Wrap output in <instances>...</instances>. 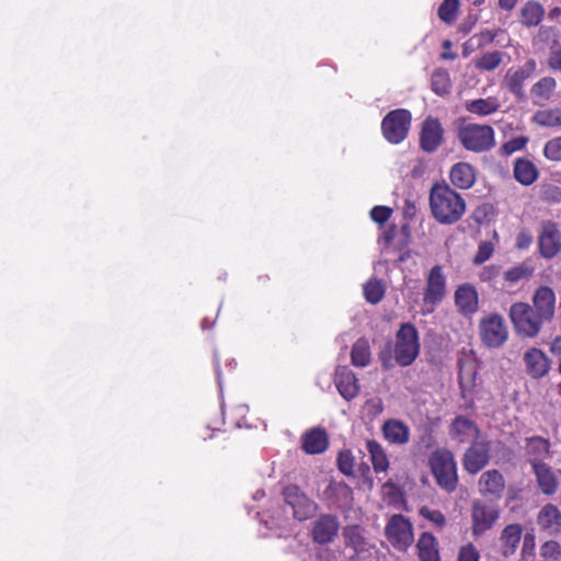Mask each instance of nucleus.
Listing matches in <instances>:
<instances>
[{"label":"nucleus","instance_id":"obj_3","mask_svg":"<svg viewBox=\"0 0 561 561\" xmlns=\"http://www.w3.org/2000/svg\"><path fill=\"white\" fill-rule=\"evenodd\" d=\"M428 465L437 484L447 492H453L457 488V465L453 453L446 448L434 450Z\"/></svg>","mask_w":561,"mask_h":561},{"label":"nucleus","instance_id":"obj_33","mask_svg":"<svg viewBox=\"0 0 561 561\" xmlns=\"http://www.w3.org/2000/svg\"><path fill=\"white\" fill-rule=\"evenodd\" d=\"M366 449L369 454L376 473L387 472L389 468V460L382 446L376 440H367Z\"/></svg>","mask_w":561,"mask_h":561},{"label":"nucleus","instance_id":"obj_14","mask_svg":"<svg viewBox=\"0 0 561 561\" xmlns=\"http://www.w3.org/2000/svg\"><path fill=\"white\" fill-rule=\"evenodd\" d=\"M556 302L554 290L547 285H541L534 291L530 306L545 322H551L556 314Z\"/></svg>","mask_w":561,"mask_h":561},{"label":"nucleus","instance_id":"obj_49","mask_svg":"<svg viewBox=\"0 0 561 561\" xmlns=\"http://www.w3.org/2000/svg\"><path fill=\"white\" fill-rule=\"evenodd\" d=\"M339 470L345 476H353L354 473V457L350 450H342L337 456Z\"/></svg>","mask_w":561,"mask_h":561},{"label":"nucleus","instance_id":"obj_27","mask_svg":"<svg viewBox=\"0 0 561 561\" xmlns=\"http://www.w3.org/2000/svg\"><path fill=\"white\" fill-rule=\"evenodd\" d=\"M531 463L540 490L548 495L556 493L558 489V480L551 468L546 463L537 461V459Z\"/></svg>","mask_w":561,"mask_h":561},{"label":"nucleus","instance_id":"obj_7","mask_svg":"<svg viewBox=\"0 0 561 561\" xmlns=\"http://www.w3.org/2000/svg\"><path fill=\"white\" fill-rule=\"evenodd\" d=\"M412 116L408 110L398 108L390 111L381 122L383 137L390 142L398 145L402 142L409 133Z\"/></svg>","mask_w":561,"mask_h":561},{"label":"nucleus","instance_id":"obj_4","mask_svg":"<svg viewBox=\"0 0 561 561\" xmlns=\"http://www.w3.org/2000/svg\"><path fill=\"white\" fill-rule=\"evenodd\" d=\"M508 317L516 333L524 337L537 336L546 323L529 304L523 301L511 305Z\"/></svg>","mask_w":561,"mask_h":561},{"label":"nucleus","instance_id":"obj_2","mask_svg":"<svg viewBox=\"0 0 561 561\" xmlns=\"http://www.w3.org/2000/svg\"><path fill=\"white\" fill-rule=\"evenodd\" d=\"M430 206L433 217L443 225L457 222L466 211V203L461 195L447 184L433 185Z\"/></svg>","mask_w":561,"mask_h":561},{"label":"nucleus","instance_id":"obj_10","mask_svg":"<svg viewBox=\"0 0 561 561\" xmlns=\"http://www.w3.org/2000/svg\"><path fill=\"white\" fill-rule=\"evenodd\" d=\"M492 443L485 437L473 440L462 456L463 469L470 474H477L491 459Z\"/></svg>","mask_w":561,"mask_h":561},{"label":"nucleus","instance_id":"obj_34","mask_svg":"<svg viewBox=\"0 0 561 561\" xmlns=\"http://www.w3.org/2000/svg\"><path fill=\"white\" fill-rule=\"evenodd\" d=\"M545 16L543 7L537 1H528L520 10V22L528 26H537Z\"/></svg>","mask_w":561,"mask_h":561},{"label":"nucleus","instance_id":"obj_64","mask_svg":"<svg viewBox=\"0 0 561 561\" xmlns=\"http://www.w3.org/2000/svg\"><path fill=\"white\" fill-rule=\"evenodd\" d=\"M442 57L445 58V59L453 58V56L450 54H443Z\"/></svg>","mask_w":561,"mask_h":561},{"label":"nucleus","instance_id":"obj_36","mask_svg":"<svg viewBox=\"0 0 561 561\" xmlns=\"http://www.w3.org/2000/svg\"><path fill=\"white\" fill-rule=\"evenodd\" d=\"M535 273V267L530 262L524 261L504 272V280L508 284H517L520 280L529 279Z\"/></svg>","mask_w":561,"mask_h":561},{"label":"nucleus","instance_id":"obj_58","mask_svg":"<svg viewBox=\"0 0 561 561\" xmlns=\"http://www.w3.org/2000/svg\"><path fill=\"white\" fill-rule=\"evenodd\" d=\"M517 2L518 0H499V7L505 11H512Z\"/></svg>","mask_w":561,"mask_h":561},{"label":"nucleus","instance_id":"obj_43","mask_svg":"<svg viewBox=\"0 0 561 561\" xmlns=\"http://www.w3.org/2000/svg\"><path fill=\"white\" fill-rule=\"evenodd\" d=\"M364 296L373 305L378 304L385 296V286L381 280L373 278L364 285Z\"/></svg>","mask_w":561,"mask_h":561},{"label":"nucleus","instance_id":"obj_45","mask_svg":"<svg viewBox=\"0 0 561 561\" xmlns=\"http://www.w3.org/2000/svg\"><path fill=\"white\" fill-rule=\"evenodd\" d=\"M549 442L541 437H531L528 439L526 449L527 453L534 455L536 458H545L549 454Z\"/></svg>","mask_w":561,"mask_h":561},{"label":"nucleus","instance_id":"obj_8","mask_svg":"<svg viewBox=\"0 0 561 561\" xmlns=\"http://www.w3.org/2000/svg\"><path fill=\"white\" fill-rule=\"evenodd\" d=\"M479 334L482 343L490 348L502 346L508 337L504 318L499 313L483 317L479 322Z\"/></svg>","mask_w":561,"mask_h":561},{"label":"nucleus","instance_id":"obj_5","mask_svg":"<svg viewBox=\"0 0 561 561\" xmlns=\"http://www.w3.org/2000/svg\"><path fill=\"white\" fill-rule=\"evenodd\" d=\"M458 139L472 152L489 151L495 145L494 130L489 125L466 124L459 128Z\"/></svg>","mask_w":561,"mask_h":561},{"label":"nucleus","instance_id":"obj_31","mask_svg":"<svg viewBox=\"0 0 561 561\" xmlns=\"http://www.w3.org/2000/svg\"><path fill=\"white\" fill-rule=\"evenodd\" d=\"M514 178L522 185H531L539 175L537 167L528 159L518 158L514 163Z\"/></svg>","mask_w":561,"mask_h":561},{"label":"nucleus","instance_id":"obj_48","mask_svg":"<svg viewBox=\"0 0 561 561\" xmlns=\"http://www.w3.org/2000/svg\"><path fill=\"white\" fill-rule=\"evenodd\" d=\"M543 156L550 161H561V136L546 142Z\"/></svg>","mask_w":561,"mask_h":561},{"label":"nucleus","instance_id":"obj_12","mask_svg":"<svg viewBox=\"0 0 561 561\" xmlns=\"http://www.w3.org/2000/svg\"><path fill=\"white\" fill-rule=\"evenodd\" d=\"M537 69V62L535 59H528L519 68H510L503 79L505 88L513 93L516 99L525 100V82L531 78Z\"/></svg>","mask_w":561,"mask_h":561},{"label":"nucleus","instance_id":"obj_56","mask_svg":"<svg viewBox=\"0 0 561 561\" xmlns=\"http://www.w3.org/2000/svg\"><path fill=\"white\" fill-rule=\"evenodd\" d=\"M548 66L553 70H561V47L552 48L548 59Z\"/></svg>","mask_w":561,"mask_h":561},{"label":"nucleus","instance_id":"obj_42","mask_svg":"<svg viewBox=\"0 0 561 561\" xmlns=\"http://www.w3.org/2000/svg\"><path fill=\"white\" fill-rule=\"evenodd\" d=\"M502 53L499 50L484 53L480 58L476 59L474 66L479 70L492 71L502 62Z\"/></svg>","mask_w":561,"mask_h":561},{"label":"nucleus","instance_id":"obj_62","mask_svg":"<svg viewBox=\"0 0 561 561\" xmlns=\"http://www.w3.org/2000/svg\"><path fill=\"white\" fill-rule=\"evenodd\" d=\"M264 494H265V493H264V491H257V492L255 493V495H254V500H257V499L263 497V496H264Z\"/></svg>","mask_w":561,"mask_h":561},{"label":"nucleus","instance_id":"obj_39","mask_svg":"<svg viewBox=\"0 0 561 561\" xmlns=\"http://www.w3.org/2000/svg\"><path fill=\"white\" fill-rule=\"evenodd\" d=\"M459 0H444L438 8V18L448 25L456 22L459 13Z\"/></svg>","mask_w":561,"mask_h":561},{"label":"nucleus","instance_id":"obj_21","mask_svg":"<svg viewBox=\"0 0 561 561\" xmlns=\"http://www.w3.org/2000/svg\"><path fill=\"white\" fill-rule=\"evenodd\" d=\"M537 524L540 530L550 536L561 533V512L553 504H546L537 515Z\"/></svg>","mask_w":561,"mask_h":561},{"label":"nucleus","instance_id":"obj_59","mask_svg":"<svg viewBox=\"0 0 561 561\" xmlns=\"http://www.w3.org/2000/svg\"><path fill=\"white\" fill-rule=\"evenodd\" d=\"M550 351H551L553 354H558V355H560V354H561V335L556 336V337L552 340L551 345H550Z\"/></svg>","mask_w":561,"mask_h":561},{"label":"nucleus","instance_id":"obj_13","mask_svg":"<svg viewBox=\"0 0 561 561\" xmlns=\"http://www.w3.org/2000/svg\"><path fill=\"white\" fill-rule=\"evenodd\" d=\"M340 522L332 514H321L311 524L310 537L318 545H328L334 541L339 534Z\"/></svg>","mask_w":561,"mask_h":561},{"label":"nucleus","instance_id":"obj_11","mask_svg":"<svg viewBox=\"0 0 561 561\" xmlns=\"http://www.w3.org/2000/svg\"><path fill=\"white\" fill-rule=\"evenodd\" d=\"M386 536L397 550L405 551L414 539L412 524L405 516L396 514L386 526Z\"/></svg>","mask_w":561,"mask_h":561},{"label":"nucleus","instance_id":"obj_44","mask_svg":"<svg viewBox=\"0 0 561 561\" xmlns=\"http://www.w3.org/2000/svg\"><path fill=\"white\" fill-rule=\"evenodd\" d=\"M539 556L543 561H561V545L556 540H547L539 547Z\"/></svg>","mask_w":561,"mask_h":561},{"label":"nucleus","instance_id":"obj_18","mask_svg":"<svg viewBox=\"0 0 561 561\" xmlns=\"http://www.w3.org/2000/svg\"><path fill=\"white\" fill-rule=\"evenodd\" d=\"M334 383L341 397L346 401L353 400L359 392L358 380L347 366L336 367Z\"/></svg>","mask_w":561,"mask_h":561},{"label":"nucleus","instance_id":"obj_35","mask_svg":"<svg viewBox=\"0 0 561 561\" xmlns=\"http://www.w3.org/2000/svg\"><path fill=\"white\" fill-rule=\"evenodd\" d=\"M352 364L356 367H366L371 360L370 345L367 339H358L352 346Z\"/></svg>","mask_w":561,"mask_h":561},{"label":"nucleus","instance_id":"obj_17","mask_svg":"<svg viewBox=\"0 0 561 561\" xmlns=\"http://www.w3.org/2000/svg\"><path fill=\"white\" fill-rule=\"evenodd\" d=\"M472 534L474 536H480L485 533L488 529L492 528V526L497 520L500 513L499 510L490 504L476 501L472 504Z\"/></svg>","mask_w":561,"mask_h":561},{"label":"nucleus","instance_id":"obj_41","mask_svg":"<svg viewBox=\"0 0 561 561\" xmlns=\"http://www.w3.org/2000/svg\"><path fill=\"white\" fill-rule=\"evenodd\" d=\"M534 121L536 124L545 127L561 126V110L538 111L534 116Z\"/></svg>","mask_w":561,"mask_h":561},{"label":"nucleus","instance_id":"obj_26","mask_svg":"<svg viewBox=\"0 0 561 561\" xmlns=\"http://www.w3.org/2000/svg\"><path fill=\"white\" fill-rule=\"evenodd\" d=\"M385 438L393 445H404L410 439L409 426L400 420H387L382 425Z\"/></svg>","mask_w":561,"mask_h":561},{"label":"nucleus","instance_id":"obj_40","mask_svg":"<svg viewBox=\"0 0 561 561\" xmlns=\"http://www.w3.org/2000/svg\"><path fill=\"white\" fill-rule=\"evenodd\" d=\"M499 107V104L495 99L488 98V99H478L474 101H471L467 104V110L470 113L478 114V115H489L494 113Z\"/></svg>","mask_w":561,"mask_h":561},{"label":"nucleus","instance_id":"obj_6","mask_svg":"<svg viewBox=\"0 0 561 561\" xmlns=\"http://www.w3.org/2000/svg\"><path fill=\"white\" fill-rule=\"evenodd\" d=\"M447 294V278L440 265L433 266L427 276L423 291L422 313L430 314L444 300Z\"/></svg>","mask_w":561,"mask_h":561},{"label":"nucleus","instance_id":"obj_16","mask_svg":"<svg viewBox=\"0 0 561 561\" xmlns=\"http://www.w3.org/2000/svg\"><path fill=\"white\" fill-rule=\"evenodd\" d=\"M444 140V128L437 118L426 117L420 130V147L423 151L432 153L438 149Z\"/></svg>","mask_w":561,"mask_h":561},{"label":"nucleus","instance_id":"obj_53","mask_svg":"<svg viewBox=\"0 0 561 561\" xmlns=\"http://www.w3.org/2000/svg\"><path fill=\"white\" fill-rule=\"evenodd\" d=\"M536 538L533 533H526L523 537L522 557L524 559L533 557L535 553Z\"/></svg>","mask_w":561,"mask_h":561},{"label":"nucleus","instance_id":"obj_22","mask_svg":"<svg viewBox=\"0 0 561 561\" xmlns=\"http://www.w3.org/2000/svg\"><path fill=\"white\" fill-rule=\"evenodd\" d=\"M524 362L526 371L533 378H541L548 374L550 369V360L547 355L539 348L533 347L525 352Z\"/></svg>","mask_w":561,"mask_h":561},{"label":"nucleus","instance_id":"obj_61","mask_svg":"<svg viewBox=\"0 0 561 561\" xmlns=\"http://www.w3.org/2000/svg\"><path fill=\"white\" fill-rule=\"evenodd\" d=\"M216 375H217L218 385L221 388V381H220V379H221V371H220V369L218 367V362L217 360H216Z\"/></svg>","mask_w":561,"mask_h":561},{"label":"nucleus","instance_id":"obj_52","mask_svg":"<svg viewBox=\"0 0 561 561\" xmlns=\"http://www.w3.org/2000/svg\"><path fill=\"white\" fill-rule=\"evenodd\" d=\"M480 553L472 543H468L460 548L458 561H479Z\"/></svg>","mask_w":561,"mask_h":561},{"label":"nucleus","instance_id":"obj_25","mask_svg":"<svg viewBox=\"0 0 561 561\" xmlns=\"http://www.w3.org/2000/svg\"><path fill=\"white\" fill-rule=\"evenodd\" d=\"M523 537V526L518 523L506 525L501 531L499 542L502 554L505 558L513 556Z\"/></svg>","mask_w":561,"mask_h":561},{"label":"nucleus","instance_id":"obj_55","mask_svg":"<svg viewBox=\"0 0 561 561\" xmlns=\"http://www.w3.org/2000/svg\"><path fill=\"white\" fill-rule=\"evenodd\" d=\"M533 242V237L527 230H522L516 237V247L520 250L528 249Z\"/></svg>","mask_w":561,"mask_h":561},{"label":"nucleus","instance_id":"obj_54","mask_svg":"<svg viewBox=\"0 0 561 561\" xmlns=\"http://www.w3.org/2000/svg\"><path fill=\"white\" fill-rule=\"evenodd\" d=\"M500 266L499 265H486L482 268L479 277L482 282H491L499 274H500Z\"/></svg>","mask_w":561,"mask_h":561},{"label":"nucleus","instance_id":"obj_28","mask_svg":"<svg viewBox=\"0 0 561 561\" xmlns=\"http://www.w3.org/2000/svg\"><path fill=\"white\" fill-rule=\"evenodd\" d=\"M329 445V437L324 430L313 428L302 436V449L309 455L323 453Z\"/></svg>","mask_w":561,"mask_h":561},{"label":"nucleus","instance_id":"obj_46","mask_svg":"<svg viewBox=\"0 0 561 561\" xmlns=\"http://www.w3.org/2000/svg\"><path fill=\"white\" fill-rule=\"evenodd\" d=\"M420 515L431 522L435 527L443 528L446 525V518L444 514L438 510H432L427 506H423L419 511Z\"/></svg>","mask_w":561,"mask_h":561},{"label":"nucleus","instance_id":"obj_50","mask_svg":"<svg viewBox=\"0 0 561 561\" xmlns=\"http://www.w3.org/2000/svg\"><path fill=\"white\" fill-rule=\"evenodd\" d=\"M527 141H528L527 137H524V136L515 137L508 141H506L505 144H503L502 147L500 148V152L502 156H506V157L511 156L514 152L522 150L526 146Z\"/></svg>","mask_w":561,"mask_h":561},{"label":"nucleus","instance_id":"obj_29","mask_svg":"<svg viewBox=\"0 0 561 561\" xmlns=\"http://www.w3.org/2000/svg\"><path fill=\"white\" fill-rule=\"evenodd\" d=\"M420 561H440L438 541L431 533H422L416 542Z\"/></svg>","mask_w":561,"mask_h":561},{"label":"nucleus","instance_id":"obj_51","mask_svg":"<svg viewBox=\"0 0 561 561\" xmlns=\"http://www.w3.org/2000/svg\"><path fill=\"white\" fill-rule=\"evenodd\" d=\"M392 214V209L387 206H375L370 210V218L377 224L386 222Z\"/></svg>","mask_w":561,"mask_h":561},{"label":"nucleus","instance_id":"obj_1","mask_svg":"<svg viewBox=\"0 0 561 561\" xmlns=\"http://www.w3.org/2000/svg\"><path fill=\"white\" fill-rule=\"evenodd\" d=\"M420 354V339L419 332L410 322L400 325L396 334V343L393 356L391 354L390 343L388 348L379 353V359L385 369L393 367L394 362L402 366H410Z\"/></svg>","mask_w":561,"mask_h":561},{"label":"nucleus","instance_id":"obj_23","mask_svg":"<svg viewBox=\"0 0 561 561\" xmlns=\"http://www.w3.org/2000/svg\"><path fill=\"white\" fill-rule=\"evenodd\" d=\"M450 436L460 443L473 442L482 438L477 424L462 415L455 417L453 421L450 426Z\"/></svg>","mask_w":561,"mask_h":561},{"label":"nucleus","instance_id":"obj_38","mask_svg":"<svg viewBox=\"0 0 561 561\" xmlns=\"http://www.w3.org/2000/svg\"><path fill=\"white\" fill-rule=\"evenodd\" d=\"M432 90L437 95L444 96L451 91L450 75L446 69H436L432 75L431 80Z\"/></svg>","mask_w":561,"mask_h":561},{"label":"nucleus","instance_id":"obj_20","mask_svg":"<svg viewBox=\"0 0 561 561\" xmlns=\"http://www.w3.org/2000/svg\"><path fill=\"white\" fill-rule=\"evenodd\" d=\"M478 486L482 495L501 499L505 489V480L499 470L491 469L480 476Z\"/></svg>","mask_w":561,"mask_h":561},{"label":"nucleus","instance_id":"obj_9","mask_svg":"<svg viewBox=\"0 0 561 561\" xmlns=\"http://www.w3.org/2000/svg\"><path fill=\"white\" fill-rule=\"evenodd\" d=\"M283 496L286 507L291 510L293 517L298 522L309 519L317 512L318 505L295 484L285 486Z\"/></svg>","mask_w":561,"mask_h":561},{"label":"nucleus","instance_id":"obj_30","mask_svg":"<svg viewBox=\"0 0 561 561\" xmlns=\"http://www.w3.org/2000/svg\"><path fill=\"white\" fill-rule=\"evenodd\" d=\"M449 178L456 187L468 190L473 186L476 182V172L471 164L459 162L451 168Z\"/></svg>","mask_w":561,"mask_h":561},{"label":"nucleus","instance_id":"obj_57","mask_svg":"<svg viewBox=\"0 0 561 561\" xmlns=\"http://www.w3.org/2000/svg\"><path fill=\"white\" fill-rule=\"evenodd\" d=\"M434 444V438L431 434H426L424 435L420 443L417 444V448L421 449V448H424V449H430Z\"/></svg>","mask_w":561,"mask_h":561},{"label":"nucleus","instance_id":"obj_47","mask_svg":"<svg viewBox=\"0 0 561 561\" xmlns=\"http://www.w3.org/2000/svg\"><path fill=\"white\" fill-rule=\"evenodd\" d=\"M495 244L492 241H481L473 257V263L480 265L488 261L494 253Z\"/></svg>","mask_w":561,"mask_h":561},{"label":"nucleus","instance_id":"obj_63","mask_svg":"<svg viewBox=\"0 0 561 561\" xmlns=\"http://www.w3.org/2000/svg\"><path fill=\"white\" fill-rule=\"evenodd\" d=\"M484 2V0H472L473 5H481Z\"/></svg>","mask_w":561,"mask_h":561},{"label":"nucleus","instance_id":"obj_19","mask_svg":"<svg viewBox=\"0 0 561 561\" xmlns=\"http://www.w3.org/2000/svg\"><path fill=\"white\" fill-rule=\"evenodd\" d=\"M323 496L330 506L346 508L353 502V490L344 482L331 481L323 491Z\"/></svg>","mask_w":561,"mask_h":561},{"label":"nucleus","instance_id":"obj_32","mask_svg":"<svg viewBox=\"0 0 561 561\" xmlns=\"http://www.w3.org/2000/svg\"><path fill=\"white\" fill-rule=\"evenodd\" d=\"M346 547H351L357 554L368 551L369 543L363 536L359 526H347L343 530Z\"/></svg>","mask_w":561,"mask_h":561},{"label":"nucleus","instance_id":"obj_15","mask_svg":"<svg viewBox=\"0 0 561 561\" xmlns=\"http://www.w3.org/2000/svg\"><path fill=\"white\" fill-rule=\"evenodd\" d=\"M538 247L540 255L545 259H552L561 251V232L554 222H542Z\"/></svg>","mask_w":561,"mask_h":561},{"label":"nucleus","instance_id":"obj_60","mask_svg":"<svg viewBox=\"0 0 561 561\" xmlns=\"http://www.w3.org/2000/svg\"><path fill=\"white\" fill-rule=\"evenodd\" d=\"M213 325L214 322H209L207 318H205L201 323L203 330L210 329Z\"/></svg>","mask_w":561,"mask_h":561},{"label":"nucleus","instance_id":"obj_24","mask_svg":"<svg viewBox=\"0 0 561 561\" xmlns=\"http://www.w3.org/2000/svg\"><path fill=\"white\" fill-rule=\"evenodd\" d=\"M478 291L470 284L460 285L455 291V304L463 316H471L478 311Z\"/></svg>","mask_w":561,"mask_h":561},{"label":"nucleus","instance_id":"obj_37","mask_svg":"<svg viewBox=\"0 0 561 561\" xmlns=\"http://www.w3.org/2000/svg\"><path fill=\"white\" fill-rule=\"evenodd\" d=\"M556 89V80L551 77H545L536 82L530 90L531 95L534 96L535 104H541L545 101H548L553 94Z\"/></svg>","mask_w":561,"mask_h":561}]
</instances>
